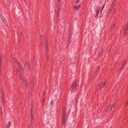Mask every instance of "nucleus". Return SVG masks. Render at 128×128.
<instances>
[{
  "instance_id": "nucleus-1",
  "label": "nucleus",
  "mask_w": 128,
  "mask_h": 128,
  "mask_svg": "<svg viewBox=\"0 0 128 128\" xmlns=\"http://www.w3.org/2000/svg\"><path fill=\"white\" fill-rule=\"evenodd\" d=\"M17 73L19 75L20 78L23 84L24 85H25L26 86V88L28 84L26 82L25 79L23 75L22 74L24 73H22L20 71H18Z\"/></svg>"
},
{
  "instance_id": "nucleus-2",
  "label": "nucleus",
  "mask_w": 128,
  "mask_h": 128,
  "mask_svg": "<svg viewBox=\"0 0 128 128\" xmlns=\"http://www.w3.org/2000/svg\"><path fill=\"white\" fill-rule=\"evenodd\" d=\"M14 63H16L18 66V68L17 69V72L18 71H20L22 73H24V71L22 69L21 64L15 58H13L12 59Z\"/></svg>"
},
{
  "instance_id": "nucleus-3",
  "label": "nucleus",
  "mask_w": 128,
  "mask_h": 128,
  "mask_svg": "<svg viewBox=\"0 0 128 128\" xmlns=\"http://www.w3.org/2000/svg\"><path fill=\"white\" fill-rule=\"evenodd\" d=\"M66 116V109L65 108H64L62 112V116L63 118V123L62 124L63 125H64L65 124L66 122L65 120V117Z\"/></svg>"
},
{
  "instance_id": "nucleus-4",
  "label": "nucleus",
  "mask_w": 128,
  "mask_h": 128,
  "mask_svg": "<svg viewBox=\"0 0 128 128\" xmlns=\"http://www.w3.org/2000/svg\"><path fill=\"white\" fill-rule=\"evenodd\" d=\"M77 86L76 84V81H75L74 82H73L72 85V86L70 88L71 90L72 91L73 90L76 88Z\"/></svg>"
},
{
  "instance_id": "nucleus-5",
  "label": "nucleus",
  "mask_w": 128,
  "mask_h": 128,
  "mask_svg": "<svg viewBox=\"0 0 128 128\" xmlns=\"http://www.w3.org/2000/svg\"><path fill=\"white\" fill-rule=\"evenodd\" d=\"M105 85V81L104 80H103L99 86L100 88L101 89L103 88Z\"/></svg>"
},
{
  "instance_id": "nucleus-6",
  "label": "nucleus",
  "mask_w": 128,
  "mask_h": 128,
  "mask_svg": "<svg viewBox=\"0 0 128 128\" xmlns=\"http://www.w3.org/2000/svg\"><path fill=\"white\" fill-rule=\"evenodd\" d=\"M26 68L27 70L28 71H30V67L29 65V63L28 62H26Z\"/></svg>"
},
{
  "instance_id": "nucleus-7",
  "label": "nucleus",
  "mask_w": 128,
  "mask_h": 128,
  "mask_svg": "<svg viewBox=\"0 0 128 128\" xmlns=\"http://www.w3.org/2000/svg\"><path fill=\"white\" fill-rule=\"evenodd\" d=\"M112 106L110 105L108 106L106 110L107 112H110L112 110L114 109L113 108L112 109Z\"/></svg>"
},
{
  "instance_id": "nucleus-8",
  "label": "nucleus",
  "mask_w": 128,
  "mask_h": 128,
  "mask_svg": "<svg viewBox=\"0 0 128 128\" xmlns=\"http://www.w3.org/2000/svg\"><path fill=\"white\" fill-rule=\"evenodd\" d=\"M80 7V5H79L78 6H74L73 7V8L74 10H79Z\"/></svg>"
},
{
  "instance_id": "nucleus-9",
  "label": "nucleus",
  "mask_w": 128,
  "mask_h": 128,
  "mask_svg": "<svg viewBox=\"0 0 128 128\" xmlns=\"http://www.w3.org/2000/svg\"><path fill=\"white\" fill-rule=\"evenodd\" d=\"M128 33V27H126L124 29V37H126L127 34Z\"/></svg>"
},
{
  "instance_id": "nucleus-10",
  "label": "nucleus",
  "mask_w": 128,
  "mask_h": 128,
  "mask_svg": "<svg viewBox=\"0 0 128 128\" xmlns=\"http://www.w3.org/2000/svg\"><path fill=\"white\" fill-rule=\"evenodd\" d=\"M116 3V0H114L112 2L110 7L113 8Z\"/></svg>"
},
{
  "instance_id": "nucleus-11",
  "label": "nucleus",
  "mask_w": 128,
  "mask_h": 128,
  "mask_svg": "<svg viewBox=\"0 0 128 128\" xmlns=\"http://www.w3.org/2000/svg\"><path fill=\"white\" fill-rule=\"evenodd\" d=\"M113 8L110 7L108 11V12L107 13L108 15L109 16L110 14H111L112 10Z\"/></svg>"
},
{
  "instance_id": "nucleus-12",
  "label": "nucleus",
  "mask_w": 128,
  "mask_h": 128,
  "mask_svg": "<svg viewBox=\"0 0 128 128\" xmlns=\"http://www.w3.org/2000/svg\"><path fill=\"white\" fill-rule=\"evenodd\" d=\"M46 61L47 62H48L49 60V56L48 54V52L47 51H46Z\"/></svg>"
},
{
  "instance_id": "nucleus-13",
  "label": "nucleus",
  "mask_w": 128,
  "mask_h": 128,
  "mask_svg": "<svg viewBox=\"0 0 128 128\" xmlns=\"http://www.w3.org/2000/svg\"><path fill=\"white\" fill-rule=\"evenodd\" d=\"M116 9L114 8L112 12V15H113L115 14V12L116 11Z\"/></svg>"
},
{
  "instance_id": "nucleus-14",
  "label": "nucleus",
  "mask_w": 128,
  "mask_h": 128,
  "mask_svg": "<svg viewBox=\"0 0 128 128\" xmlns=\"http://www.w3.org/2000/svg\"><path fill=\"white\" fill-rule=\"evenodd\" d=\"M11 123L10 122H9L8 123V124L6 126V128H9L10 126Z\"/></svg>"
},
{
  "instance_id": "nucleus-15",
  "label": "nucleus",
  "mask_w": 128,
  "mask_h": 128,
  "mask_svg": "<svg viewBox=\"0 0 128 128\" xmlns=\"http://www.w3.org/2000/svg\"><path fill=\"white\" fill-rule=\"evenodd\" d=\"M105 2L104 3V4H103V6L102 7V10H101V12H100L101 13L102 12V11L103 10L104 8V6H105Z\"/></svg>"
},
{
  "instance_id": "nucleus-16",
  "label": "nucleus",
  "mask_w": 128,
  "mask_h": 128,
  "mask_svg": "<svg viewBox=\"0 0 128 128\" xmlns=\"http://www.w3.org/2000/svg\"><path fill=\"white\" fill-rule=\"evenodd\" d=\"M110 105H111L112 106V109L113 108H114H114L116 106V104L115 103H114V105H113L112 104H111Z\"/></svg>"
},
{
  "instance_id": "nucleus-17",
  "label": "nucleus",
  "mask_w": 128,
  "mask_h": 128,
  "mask_svg": "<svg viewBox=\"0 0 128 128\" xmlns=\"http://www.w3.org/2000/svg\"><path fill=\"white\" fill-rule=\"evenodd\" d=\"M100 9H98L96 11V16H97L99 12L100 11Z\"/></svg>"
},
{
  "instance_id": "nucleus-18",
  "label": "nucleus",
  "mask_w": 128,
  "mask_h": 128,
  "mask_svg": "<svg viewBox=\"0 0 128 128\" xmlns=\"http://www.w3.org/2000/svg\"><path fill=\"white\" fill-rule=\"evenodd\" d=\"M46 40H45V45L46 46V50H47L48 48H47V47H46Z\"/></svg>"
},
{
  "instance_id": "nucleus-19",
  "label": "nucleus",
  "mask_w": 128,
  "mask_h": 128,
  "mask_svg": "<svg viewBox=\"0 0 128 128\" xmlns=\"http://www.w3.org/2000/svg\"><path fill=\"white\" fill-rule=\"evenodd\" d=\"M126 62H125L122 64V67H123V66L125 64H126Z\"/></svg>"
},
{
  "instance_id": "nucleus-20",
  "label": "nucleus",
  "mask_w": 128,
  "mask_h": 128,
  "mask_svg": "<svg viewBox=\"0 0 128 128\" xmlns=\"http://www.w3.org/2000/svg\"><path fill=\"white\" fill-rule=\"evenodd\" d=\"M30 114H31V115H33V110H31Z\"/></svg>"
},
{
  "instance_id": "nucleus-21",
  "label": "nucleus",
  "mask_w": 128,
  "mask_h": 128,
  "mask_svg": "<svg viewBox=\"0 0 128 128\" xmlns=\"http://www.w3.org/2000/svg\"><path fill=\"white\" fill-rule=\"evenodd\" d=\"M98 71H96L95 73V76H96L97 75V74L98 73Z\"/></svg>"
},
{
  "instance_id": "nucleus-22",
  "label": "nucleus",
  "mask_w": 128,
  "mask_h": 128,
  "mask_svg": "<svg viewBox=\"0 0 128 128\" xmlns=\"http://www.w3.org/2000/svg\"><path fill=\"white\" fill-rule=\"evenodd\" d=\"M60 8H58V10H57V11L58 12V13H59L60 11Z\"/></svg>"
},
{
  "instance_id": "nucleus-23",
  "label": "nucleus",
  "mask_w": 128,
  "mask_h": 128,
  "mask_svg": "<svg viewBox=\"0 0 128 128\" xmlns=\"http://www.w3.org/2000/svg\"><path fill=\"white\" fill-rule=\"evenodd\" d=\"M31 118H32V120H33V115H31Z\"/></svg>"
},
{
  "instance_id": "nucleus-24",
  "label": "nucleus",
  "mask_w": 128,
  "mask_h": 128,
  "mask_svg": "<svg viewBox=\"0 0 128 128\" xmlns=\"http://www.w3.org/2000/svg\"><path fill=\"white\" fill-rule=\"evenodd\" d=\"M61 8H62V6H61L60 5V6H59L58 8L61 9Z\"/></svg>"
},
{
  "instance_id": "nucleus-25",
  "label": "nucleus",
  "mask_w": 128,
  "mask_h": 128,
  "mask_svg": "<svg viewBox=\"0 0 128 128\" xmlns=\"http://www.w3.org/2000/svg\"><path fill=\"white\" fill-rule=\"evenodd\" d=\"M128 104V100L126 102V105H127Z\"/></svg>"
},
{
  "instance_id": "nucleus-26",
  "label": "nucleus",
  "mask_w": 128,
  "mask_h": 128,
  "mask_svg": "<svg viewBox=\"0 0 128 128\" xmlns=\"http://www.w3.org/2000/svg\"><path fill=\"white\" fill-rule=\"evenodd\" d=\"M122 67H122V65L121 66V67H120V68L119 69V70H121L122 69Z\"/></svg>"
},
{
  "instance_id": "nucleus-27",
  "label": "nucleus",
  "mask_w": 128,
  "mask_h": 128,
  "mask_svg": "<svg viewBox=\"0 0 128 128\" xmlns=\"http://www.w3.org/2000/svg\"><path fill=\"white\" fill-rule=\"evenodd\" d=\"M80 1V0H77V1L76 2V3L78 4V3Z\"/></svg>"
},
{
  "instance_id": "nucleus-28",
  "label": "nucleus",
  "mask_w": 128,
  "mask_h": 128,
  "mask_svg": "<svg viewBox=\"0 0 128 128\" xmlns=\"http://www.w3.org/2000/svg\"><path fill=\"white\" fill-rule=\"evenodd\" d=\"M52 104V101H51L50 103V105Z\"/></svg>"
},
{
  "instance_id": "nucleus-29",
  "label": "nucleus",
  "mask_w": 128,
  "mask_h": 128,
  "mask_svg": "<svg viewBox=\"0 0 128 128\" xmlns=\"http://www.w3.org/2000/svg\"><path fill=\"white\" fill-rule=\"evenodd\" d=\"M0 63H2L1 62V58L0 57Z\"/></svg>"
},
{
  "instance_id": "nucleus-30",
  "label": "nucleus",
  "mask_w": 128,
  "mask_h": 128,
  "mask_svg": "<svg viewBox=\"0 0 128 128\" xmlns=\"http://www.w3.org/2000/svg\"><path fill=\"white\" fill-rule=\"evenodd\" d=\"M33 107L32 106L31 107V110H33Z\"/></svg>"
},
{
  "instance_id": "nucleus-31",
  "label": "nucleus",
  "mask_w": 128,
  "mask_h": 128,
  "mask_svg": "<svg viewBox=\"0 0 128 128\" xmlns=\"http://www.w3.org/2000/svg\"><path fill=\"white\" fill-rule=\"evenodd\" d=\"M45 96V93L43 95V96L44 97Z\"/></svg>"
},
{
  "instance_id": "nucleus-32",
  "label": "nucleus",
  "mask_w": 128,
  "mask_h": 128,
  "mask_svg": "<svg viewBox=\"0 0 128 128\" xmlns=\"http://www.w3.org/2000/svg\"><path fill=\"white\" fill-rule=\"evenodd\" d=\"M28 128H30V124L28 126Z\"/></svg>"
},
{
  "instance_id": "nucleus-33",
  "label": "nucleus",
  "mask_w": 128,
  "mask_h": 128,
  "mask_svg": "<svg viewBox=\"0 0 128 128\" xmlns=\"http://www.w3.org/2000/svg\"><path fill=\"white\" fill-rule=\"evenodd\" d=\"M126 27H128V22H127V26Z\"/></svg>"
},
{
  "instance_id": "nucleus-34",
  "label": "nucleus",
  "mask_w": 128,
  "mask_h": 128,
  "mask_svg": "<svg viewBox=\"0 0 128 128\" xmlns=\"http://www.w3.org/2000/svg\"><path fill=\"white\" fill-rule=\"evenodd\" d=\"M115 25H113V28H114V27H115Z\"/></svg>"
},
{
  "instance_id": "nucleus-35",
  "label": "nucleus",
  "mask_w": 128,
  "mask_h": 128,
  "mask_svg": "<svg viewBox=\"0 0 128 128\" xmlns=\"http://www.w3.org/2000/svg\"><path fill=\"white\" fill-rule=\"evenodd\" d=\"M45 101V100L44 99H43V102H44Z\"/></svg>"
},
{
  "instance_id": "nucleus-36",
  "label": "nucleus",
  "mask_w": 128,
  "mask_h": 128,
  "mask_svg": "<svg viewBox=\"0 0 128 128\" xmlns=\"http://www.w3.org/2000/svg\"><path fill=\"white\" fill-rule=\"evenodd\" d=\"M2 65V63H0V65Z\"/></svg>"
},
{
  "instance_id": "nucleus-37",
  "label": "nucleus",
  "mask_w": 128,
  "mask_h": 128,
  "mask_svg": "<svg viewBox=\"0 0 128 128\" xmlns=\"http://www.w3.org/2000/svg\"><path fill=\"white\" fill-rule=\"evenodd\" d=\"M103 50V48H102V50Z\"/></svg>"
},
{
  "instance_id": "nucleus-38",
  "label": "nucleus",
  "mask_w": 128,
  "mask_h": 128,
  "mask_svg": "<svg viewBox=\"0 0 128 128\" xmlns=\"http://www.w3.org/2000/svg\"><path fill=\"white\" fill-rule=\"evenodd\" d=\"M32 86L33 87L34 86V85H32Z\"/></svg>"
},
{
  "instance_id": "nucleus-39",
  "label": "nucleus",
  "mask_w": 128,
  "mask_h": 128,
  "mask_svg": "<svg viewBox=\"0 0 128 128\" xmlns=\"http://www.w3.org/2000/svg\"><path fill=\"white\" fill-rule=\"evenodd\" d=\"M110 50H109L108 52H110Z\"/></svg>"
},
{
  "instance_id": "nucleus-40",
  "label": "nucleus",
  "mask_w": 128,
  "mask_h": 128,
  "mask_svg": "<svg viewBox=\"0 0 128 128\" xmlns=\"http://www.w3.org/2000/svg\"><path fill=\"white\" fill-rule=\"evenodd\" d=\"M22 1V0H23V1H24L25 0H21Z\"/></svg>"
},
{
  "instance_id": "nucleus-41",
  "label": "nucleus",
  "mask_w": 128,
  "mask_h": 128,
  "mask_svg": "<svg viewBox=\"0 0 128 128\" xmlns=\"http://www.w3.org/2000/svg\"><path fill=\"white\" fill-rule=\"evenodd\" d=\"M32 82H33V81H32Z\"/></svg>"
},
{
  "instance_id": "nucleus-42",
  "label": "nucleus",
  "mask_w": 128,
  "mask_h": 128,
  "mask_svg": "<svg viewBox=\"0 0 128 128\" xmlns=\"http://www.w3.org/2000/svg\"><path fill=\"white\" fill-rule=\"evenodd\" d=\"M3 20L4 21V20Z\"/></svg>"
},
{
  "instance_id": "nucleus-43",
  "label": "nucleus",
  "mask_w": 128,
  "mask_h": 128,
  "mask_svg": "<svg viewBox=\"0 0 128 128\" xmlns=\"http://www.w3.org/2000/svg\"><path fill=\"white\" fill-rule=\"evenodd\" d=\"M69 38H70V37H69L68 39Z\"/></svg>"
}]
</instances>
